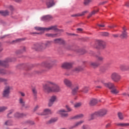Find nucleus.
Segmentation results:
<instances>
[{
	"label": "nucleus",
	"mask_w": 129,
	"mask_h": 129,
	"mask_svg": "<svg viewBox=\"0 0 129 129\" xmlns=\"http://www.w3.org/2000/svg\"><path fill=\"white\" fill-rule=\"evenodd\" d=\"M43 88L45 93H51V92L58 93L61 91L60 86L55 82L47 81L45 85H43Z\"/></svg>",
	"instance_id": "f257e3e1"
},
{
	"label": "nucleus",
	"mask_w": 129,
	"mask_h": 129,
	"mask_svg": "<svg viewBox=\"0 0 129 129\" xmlns=\"http://www.w3.org/2000/svg\"><path fill=\"white\" fill-rule=\"evenodd\" d=\"M94 82L95 83H97V84L100 83H102L105 87L111 90L110 92L112 94H117V93H119V91L116 89V86L114 85V84L110 82L105 83V80L102 78H98L94 81Z\"/></svg>",
	"instance_id": "f03ea898"
},
{
	"label": "nucleus",
	"mask_w": 129,
	"mask_h": 129,
	"mask_svg": "<svg viewBox=\"0 0 129 129\" xmlns=\"http://www.w3.org/2000/svg\"><path fill=\"white\" fill-rule=\"evenodd\" d=\"M11 90H13V87L11 86H6L3 92V97H6V98H9L10 96V94L11 93Z\"/></svg>",
	"instance_id": "7ed1b4c3"
},
{
	"label": "nucleus",
	"mask_w": 129,
	"mask_h": 129,
	"mask_svg": "<svg viewBox=\"0 0 129 129\" xmlns=\"http://www.w3.org/2000/svg\"><path fill=\"white\" fill-rule=\"evenodd\" d=\"M35 30H37V31H42V32H44V31H46L48 32V31H50L51 30H53V31H58V29L57 28V26H50L48 28H43V27H35Z\"/></svg>",
	"instance_id": "20e7f679"
},
{
	"label": "nucleus",
	"mask_w": 129,
	"mask_h": 129,
	"mask_svg": "<svg viewBox=\"0 0 129 129\" xmlns=\"http://www.w3.org/2000/svg\"><path fill=\"white\" fill-rule=\"evenodd\" d=\"M32 49L35 51H43L46 49L44 43H36L32 46Z\"/></svg>",
	"instance_id": "39448f33"
},
{
	"label": "nucleus",
	"mask_w": 129,
	"mask_h": 129,
	"mask_svg": "<svg viewBox=\"0 0 129 129\" xmlns=\"http://www.w3.org/2000/svg\"><path fill=\"white\" fill-rule=\"evenodd\" d=\"M110 78L114 82H118L121 79L120 75L116 72L112 73L111 74Z\"/></svg>",
	"instance_id": "423d86ee"
},
{
	"label": "nucleus",
	"mask_w": 129,
	"mask_h": 129,
	"mask_svg": "<svg viewBox=\"0 0 129 129\" xmlns=\"http://www.w3.org/2000/svg\"><path fill=\"white\" fill-rule=\"evenodd\" d=\"M57 101V96L53 95L50 97V99H49L48 106L49 107H51L54 104V102Z\"/></svg>",
	"instance_id": "0eeeda50"
},
{
	"label": "nucleus",
	"mask_w": 129,
	"mask_h": 129,
	"mask_svg": "<svg viewBox=\"0 0 129 129\" xmlns=\"http://www.w3.org/2000/svg\"><path fill=\"white\" fill-rule=\"evenodd\" d=\"M9 62H12V59L10 58H7L5 60H0V66L8 67Z\"/></svg>",
	"instance_id": "6e6552de"
},
{
	"label": "nucleus",
	"mask_w": 129,
	"mask_h": 129,
	"mask_svg": "<svg viewBox=\"0 0 129 129\" xmlns=\"http://www.w3.org/2000/svg\"><path fill=\"white\" fill-rule=\"evenodd\" d=\"M98 114L100 117H103L107 114V110L106 109H101L97 111Z\"/></svg>",
	"instance_id": "1a4fd4ad"
},
{
	"label": "nucleus",
	"mask_w": 129,
	"mask_h": 129,
	"mask_svg": "<svg viewBox=\"0 0 129 129\" xmlns=\"http://www.w3.org/2000/svg\"><path fill=\"white\" fill-rule=\"evenodd\" d=\"M56 60H53L50 63L49 62H46L42 63V65H44V67H45V68H48V69L51 68L55 63H56Z\"/></svg>",
	"instance_id": "9d476101"
},
{
	"label": "nucleus",
	"mask_w": 129,
	"mask_h": 129,
	"mask_svg": "<svg viewBox=\"0 0 129 129\" xmlns=\"http://www.w3.org/2000/svg\"><path fill=\"white\" fill-rule=\"evenodd\" d=\"M63 84L67 86V87H69V88L72 87V82L68 79H64L63 80Z\"/></svg>",
	"instance_id": "9b49d317"
},
{
	"label": "nucleus",
	"mask_w": 129,
	"mask_h": 129,
	"mask_svg": "<svg viewBox=\"0 0 129 129\" xmlns=\"http://www.w3.org/2000/svg\"><path fill=\"white\" fill-rule=\"evenodd\" d=\"M67 111L64 109H62L58 111V113L60 114L62 117H67L68 116V113H67Z\"/></svg>",
	"instance_id": "f8f14e48"
},
{
	"label": "nucleus",
	"mask_w": 129,
	"mask_h": 129,
	"mask_svg": "<svg viewBox=\"0 0 129 129\" xmlns=\"http://www.w3.org/2000/svg\"><path fill=\"white\" fill-rule=\"evenodd\" d=\"M46 5L48 8V9H50V8H52V7H54L55 6V2L54 0H47Z\"/></svg>",
	"instance_id": "ddd939ff"
},
{
	"label": "nucleus",
	"mask_w": 129,
	"mask_h": 129,
	"mask_svg": "<svg viewBox=\"0 0 129 129\" xmlns=\"http://www.w3.org/2000/svg\"><path fill=\"white\" fill-rule=\"evenodd\" d=\"M49 114H52V111L50 109H45L43 112L39 113V115H49Z\"/></svg>",
	"instance_id": "4468645a"
},
{
	"label": "nucleus",
	"mask_w": 129,
	"mask_h": 129,
	"mask_svg": "<svg viewBox=\"0 0 129 129\" xmlns=\"http://www.w3.org/2000/svg\"><path fill=\"white\" fill-rule=\"evenodd\" d=\"M61 68L63 69H70L72 68V63L69 62H66L61 65Z\"/></svg>",
	"instance_id": "2eb2a0df"
},
{
	"label": "nucleus",
	"mask_w": 129,
	"mask_h": 129,
	"mask_svg": "<svg viewBox=\"0 0 129 129\" xmlns=\"http://www.w3.org/2000/svg\"><path fill=\"white\" fill-rule=\"evenodd\" d=\"M97 43L98 45L101 47V48H104L105 46H106V43L105 42L102 40H97Z\"/></svg>",
	"instance_id": "dca6fc26"
},
{
	"label": "nucleus",
	"mask_w": 129,
	"mask_h": 129,
	"mask_svg": "<svg viewBox=\"0 0 129 129\" xmlns=\"http://www.w3.org/2000/svg\"><path fill=\"white\" fill-rule=\"evenodd\" d=\"M54 44H65L64 40L61 38L56 39L54 40Z\"/></svg>",
	"instance_id": "f3484780"
},
{
	"label": "nucleus",
	"mask_w": 129,
	"mask_h": 129,
	"mask_svg": "<svg viewBox=\"0 0 129 129\" xmlns=\"http://www.w3.org/2000/svg\"><path fill=\"white\" fill-rule=\"evenodd\" d=\"M0 15L3 17H7V16H10V12L8 10L1 11Z\"/></svg>",
	"instance_id": "a211bd4d"
},
{
	"label": "nucleus",
	"mask_w": 129,
	"mask_h": 129,
	"mask_svg": "<svg viewBox=\"0 0 129 129\" xmlns=\"http://www.w3.org/2000/svg\"><path fill=\"white\" fill-rule=\"evenodd\" d=\"M123 31L122 34L120 35V38H127V33H126V29L125 27H123Z\"/></svg>",
	"instance_id": "6ab92c4d"
},
{
	"label": "nucleus",
	"mask_w": 129,
	"mask_h": 129,
	"mask_svg": "<svg viewBox=\"0 0 129 129\" xmlns=\"http://www.w3.org/2000/svg\"><path fill=\"white\" fill-rule=\"evenodd\" d=\"M58 120L57 118H52L46 122L47 124H52V123H55L56 121Z\"/></svg>",
	"instance_id": "aec40b11"
},
{
	"label": "nucleus",
	"mask_w": 129,
	"mask_h": 129,
	"mask_svg": "<svg viewBox=\"0 0 129 129\" xmlns=\"http://www.w3.org/2000/svg\"><path fill=\"white\" fill-rule=\"evenodd\" d=\"M97 100L96 99H91L89 102V105L91 106H93L95 105V104H97Z\"/></svg>",
	"instance_id": "412c9836"
},
{
	"label": "nucleus",
	"mask_w": 129,
	"mask_h": 129,
	"mask_svg": "<svg viewBox=\"0 0 129 129\" xmlns=\"http://www.w3.org/2000/svg\"><path fill=\"white\" fill-rule=\"evenodd\" d=\"M52 19V16L51 15H46L41 17V21H49Z\"/></svg>",
	"instance_id": "4be33fe9"
},
{
	"label": "nucleus",
	"mask_w": 129,
	"mask_h": 129,
	"mask_svg": "<svg viewBox=\"0 0 129 129\" xmlns=\"http://www.w3.org/2000/svg\"><path fill=\"white\" fill-rule=\"evenodd\" d=\"M19 103L20 105L22 106H25V104L26 103V101H25V99L24 98L20 97L19 99Z\"/></svg>",
	"instance_id": "5701e85b"
},
{
	"label": "nucleus",
	"mask_w": 129,
	"mask_h": 129,
	"mask_svg": "<svg viewBox=\"0 0 129 129\" xmlns=\"http://www.w3.org/2000/svg\"><path fill=\"white\" fill-rule=\"evenodd\" d=\"M82 70H83V68L81 67H78L73 69V72H75V73H78V72H80V71H82Z\"/></svg>",
	"instance_id": "b1692460"
},
{
	"label": "nucleus",
	"mask_w": 129,
	"mask_h": 129,
	"mask_svg": "<svg viewBox=\"0 0 129 129\" xmlns=\"http://www.w3.org/2000/svg\"><path fill=\"white\" fill-rule=\"evenodd\" d=\"M27 114L24 113H20L19 112H16L14 114L15 117L19 118V117H23V116H26Z\"/></svg>",
	"instance_id": "393cba45"
},
{
	"label": "nucleus",
	"mask_w": 129,
	"mask_h": 129,
	"mask_svg": "<svg viewBox=\"0 0 129 129\" xmlns=\"http://www.w3.org/2000/svg\"><path fill=\"white\" fill-rule=\"evenodd\" d=\"M87 13V11H84L81 13H78L77 14H74L72 15V17H82V16H84L85 14Z\"/></svg>",
	"instance_id": "a878e982"
},
{
	"label": "nucleus",
	"mask_w": 129,
	"mask_h": 129,
	"mask_svg": "<svg viewBox=\"0 0 129 129\" xmlns=\"http://www.w3.org/2000/svg\"><path fill=\"white\" fill-rule=\"evenodd\" d=\"M97 116H99L98 115V112L97 111L95 112L90 115V119H94V118H95V117H97Z\"/></svg>",
	"instance_id": "bb28decb"
},
{
	"label": "nucleus",
	"mask_w": 129,
	"mask_h": 129,
	"mask_svg": "<svg viewBox=\"0 0 129 129\" xmlns=\"http://www.w3.org/2000/svg\"><path fill=\"white\" fill-rule=\"evenodd\" d=\"M120 69L122 71H128V67H127L124 64H121L120 66Z\"/></svg>",
	"instance_id": "cd10ccee"
},
{
	"label": "nucleus",
	"mask_w": 129,
	"mask_h": 129,
	"mask_svg": "<svg viewBox=\"0 0 129 129\" xmlns=\"http://www.w3.org/2000/svg\"><path fill=\"white\" fill-rule=\"evenodd\" d=\"M84 115H83V114H78L74 116L73 117V119H79L80 118H82L83 117H84Z\"/></svg>",
	"instance_id": "c85d7f7f"
},
{
	"label": "nucleus",
	"mask_w": 129,
	"mask_h": 129,
	"mask_svg": "<svg viewBox=\"0 0 129 129\" xmlns=\"http://www.w3.org/2000/svg\"><path fill=\"white\" fill-rule=\"evenodd\" d=\"M83 122H84V120H80L79 121H78L76 122L73 127H76L77 126H79V125H81L82 123H83Z\"/></svg>",
	"instance_id": "c756f323"
},
{
	"label": "nucleus",
	"mask_w": 129,
	"mask_h": 129,
	"mask_svg": "<svg viewBox=\"0 0 129 129\" xmlns=\"http://www.w3.org/2000/svg\"><path fill=\"white\" fill-rule=\"evenodd\" d=\"M117 115H118V118L120 120H123L124 117H123V114H122V113L119 112L117 113Z\"/></svg>",
	"instance_id": "7c9ffc66"
},
{
	"label": "nucleus",
	"mask_w": 129,
	"mask_h": 129,
	"mask_svg": "<svg viewBox=\"0 0 129 129\" xmlns=\"http://www.w3.org/2000/svg\"><path fill=\"white\" fill-rule=\"evenodd\" d=\"M51 44H52L51 41H46L45 43H43V45H44V47H45V49H46V48H48V47H50Z\"/></svg>",
	"instance_id": "2f4dec72"
},
{
	"label": "nucleus",
	"mask_w": 129,
	"mask_h": 129,
	"mask_svg": "<svg viewBox=\"0 0 129 129\" xmlns=\"http://www.w3.org/2000/svg\"><path fill=\"white\" fill-rule=\"evenodd\" d=\"M78 89H79V88L78 87H76V88H74L72 90V94H73V95H75V94L77 93Z\"/></svg>",
	"instance_id": "473e14b6"
},
{
	"label": "nucleus",
	"mask_w": 129,
	"mask_h": 129,
	"mask_svg": "<svg viewBox=\"0 0 129 129\" xmlns=\"http://www.w3.org/2000/svg\"><path fill=\"white\" fill-rule=\"evenodd\" d=\"M13 112H14V109L10 110L7 115L8 117H13Z\"/></svg>",
	"instance_id": "72a5a7b5"
},
{
	"label": "nucleus",
	"mask_w": 129,
	"mask_h": 129,
	"mask_svg": "<svg viewBox=\"0 0 129 129\" xmlns=\"http://www.w3.org/2000/svg\"><path fill=\"white\" fill-rule=\"evenodd\" d=\"M5 125H13V121L9 120L5 122Z\"/></svg>",
	"instance_id": "f704fd0d"
},
{
	"label": "nucleus",
	"mask_w": 129,
	"mask_h": 129,
	"mask_svg": "<svg viewBox=\"0 0 129 129\" xmlns=\"http://www.w3.org/2000/svg\"><path fill=\"white\" fill-rule=\"evenodd\" d=\"M91 66L92 67H94V68H95V67H98V66H99V64L97 62H91L90 63Z\"/></svg>",
	"instance_id": "c9c22d12"
},
{
	"label": "nucleus",
	"mask_w": 129,
	"mask_h": 129,
	"mask_svg": "<svg viewBox=\"0 0 129 129\" xmlns=\"http://www.w3.org/2000/svg\"><path fill=\"white\" fill-rule=\"evenodd\" d=\"M8 79L0 78V83L1 82L4 83V84H8Z\"/></svg>",
	"instance_id": "e433bc0d"
},
{
	"label": "nucleus",
	"mask_w": 129,
	"mask_h": 129,
	"mask_svg": "<svg viewBox=\"0 0 129 129\" xmlns=\"http://www.w3.org/2000/svg\"><path fill=\"white\" fill-rule=\"evenodd\" d=\"M81 105H82V103L81 102L76 103L74 105V107H75V108H78L80 107Z\"/></svg>",
	"instance_id": "4c0bfd02"
},
{
	"label": "nucleus",
	"mask_w": 129,
	"mask_h": 129,
	"mask_svg": "<svg viewBox=\"0 0 129 129\" xmlns=\"http://www.w3.org/2000/svg\"><path fill=\"white\" fill-rule=\"evenodd\" d=\"M91 2H92V0H84V5H85V6H88Z\"/></svg>",
	"instance_id": "58836bf2"
},
{
	"label": "nucleus",
	"mask_w": 129,
	"mask_h": 129,
	"mask_svg": "<svg viewBox=\"0 0 129 129\" xmlns=\"http://www.w3.org/2000/svg\"><path fill=\"white\" fill-rule=\"evenodd\" d=\"M66 108L67 109V112H70L71 111H72V108H71L69 105H66Z\"/></svg>",
	"instance_id": "ea45409f"
},
{
	"label": "nucleus",
	"mask_w": 129,
	"mask_h": 129,
	"mask_svg": "<svg viewBox=\"0 0 129 129\" xmlns=\"http://www.w3.org/2000/svg\"><path fill=\"white\" fill-rule=\"evenodd\" d=\"M89 90V89L87 87H85L83 88L82 90V92H84V93H87L88 92V91Z\"/></svg>",
	"instance_id": "a19ab883"
},
{
	"label": "nucleus",
	"mask_w": 129,
	"mask_h": 129,
	"mask_svg": "<svg viewBox=\"0 0 129 129\" xmlns=\"http://www.w3.org/2000/svg\"><path fill=\"white\" fill-rule=\"evenodd\" d=\"M7 109H8V107L7 106L0 107V112H3L5 110H7Z\"/></svg>",
	"instance_id": "79ce46f5"
},
{
	"label": "nucleus",
	"mask_w": 129,
	"mask_h": 129,
	"mask_svg": "<svg viewBox=\"0 0 129 129\" xmlns=\"http://www.w3.org/2000/svg\"><path fill=\"white\" fill-rule=\"evenodd\" d=\"M0 74L2 75H5L7 74V71L4 69H0Z\"/></svg>",
	"instance_id": "37998d69"
},
{
	"label": "nucleus",
	"mask_w": 129,
	"mask_h": 129,
	"mask_svg": "<svg viewBox=\"0 0 129 129\" xmlns=\"http://www.w3.org/2000/svg\"><path fill=\"white\" fill-rule=\"evenodd\" d=\"M97 59L98 60V61H100L101 62H102L103 60H104V57L102 56H97Z\"/></svg>",
	"instance_id": "c03bdc74"
},
{
	"label": "nucleus",
	"mask_w": 129,
	"mask_h": 129,
	"mask_svg": "<svg viewBox=\"0 0 129 129\" xmlns=\"http://www.w3.org/2000/svg\"><path fill=\"white\" fill-rule=\"evenodd\" d=\"M26 123H28V124H30V125H33V124H35V122H34V121H31L30 120L26 121Z\"/></svg>",
	"instance_id": "a18cd8bd"
},
{
	"label": "nucleus",
	"mask_w": 129,
	"mask_h": 129,
	"mask_svg": "<svg viewBox=\"0 0 129 129\" xmlns=\"http://www.w3.org/2000/svg\"><path fill=\"white\" fill-rule=\"evenodd\" d=\"M46 36L47 37H56V36H57V34H50V33H48L46 34Z\"/></svg>",
	"instance_id": "49530a36"
},
{
	"label": "nucleus",
	"mask_w": 129,
	"mask_h": 129,
	"mask_svg": "<svg viewBox=\"0 0 129 129\" xmlns=\"http://www.w3.org/2000/svg\"><path fill=\"white\" fill-rule=\"evenodd\" d=\"M101 35L102 36H104V37H108L109 33L108 32H102L101 33Z\"/></svg>",
	"instance_id": "de8ad7c7"
},
{
	"label": "nucleus",
	"mask_w": 129,
	"mask_h": 129,
	"mask_svg": "<svg viewBox=\"0 0 129 129\" xmlns=\"http://www.w3.org/2000/svg\"><path fill=\"white\" fill-rule=\"evenodd\" d=\"M32 92L34 96H36L37 95V90L36 89V88H32Z\"/></svg>",
	"instance_id": "09e8293b"
},
{
	"label": "nucleus",
	"mask_w": 129,
	"mask_h": 129,
	"mask_svg": "<svg viewBox=\"0 0 129 129\" xmlns=\"http://www.w3.org/2000/svg\"><path fill=\"white\" fill-rule=\"evenodd\" d=\"M82 129H90V127L88 126V125H83L82 126Z\"/></svg>",
	"instance_id": "8fccbe9b"
},
{
	"label": "nucleus",
	"mask_w": 129,
	"mask_h": 129,
	"mask_svg": "<svg viewBox=\"0 0 129 129\" xmlns=\"http://www.w3.org/2000/svg\"><path fill=\"white\" fill-rule=\"evenodd\" d=\"M7 9H9L10 11H14V7L11 5H9L6 7Z\"/></svg>",
	"instance_id": "3c124183"
},
{
	"label": "nucleus",
	"mask_w": 129,
	"mask_h": 129,
	"mask_svg": "<svg viewBox=\"0 0 129 129\" xmlns=\"http://www.w3.org/2000/svg\"><path fill=\"white\" fill-rule=\"evenodd\" d=\"M24 52H26V47L23 46L20 51V53H24Z\"/></svg>",
	"instance_id": "603ef678"
},
{
	"label": "nucleus",
	"mask_w": 129,
	"mask_h": 129,
	"mask_svg": "<svg viewBox=\"0 0 129 129\" xmlns=\"http://www.w3.org/2000/svg\"><path fill=\"white\" fill-rule=\"evenodd\" d=\"M118 126H124V123H118L116 124Z\"/></svg>",
	"instance_id": "864d4df0"
},
{
	"label": "nucleus",
	"mask_w": 129,
	"mask_h": 129,
	"mask_svg": "<svg viewBox=\"0 0 129 129\" xmlns=\"http://www.w3.org/2000/svg\"><path fill=\"white\" fill-rule=\"evenodd\" d=\"M22 107H24L26 109L30 108V105H26V103L24 104V106H22Z\"/></svg>",
	"instance_id": "5fc2aeb1"
},
{
	"label": "nucleus",
	"mask_w": 129,
	"mask_h": 129,
	"mask_svg": "<svg viewBox=\"0 0 129 129\" xmlns=\"http://www.w3.org/2000/svg\"><path fill=\"white\" fill-rule=\"evenodd\" d=\"M98 10H94L93 11L91 14H92V15L93 16L94 15H95V14H96L97 13H98Z\"/></svg>",
	"instance_id": "6e6d98bb"
},
{
	"label": "nucleus",
	"mask_w": 129,
	"mask_h": 129,
	"mask_svg": "<svg viewBox=\"0 0 129 129\" xmlns=\"http://www.w3.org/2000/svg\"><path fill=\"white\" fill-rule=\"evenodd\" d=\"M39 107H40V106H39V105H36L35 107V108H34V111H36V110H37V109H39Z\"/></svg>",
	"instance_id": "4d7b16f0"
},
{
	"label": "nucleus",
	"mask_w": 129,
	"mask_h": 129,
	"mask_svg": "<svg viewBox=\"0 0 129 129\" xmlns=\"http://www.w3.org/2000/svg\"><path fill=\"white\" fill-rule=\"evenodd\" d=\"M110 125H111L110 123H108L106 125L105 127H106V128H108V127H110Z\"/></svg>",
	"instance_id": "13d9d810"
},
{
	"label": "nucleus",
	"mask_w": 129,
	"mask_h": 129,
	"mask_svg": "<svg viewBox=\"0 0 129 129\" xmlns=\"http://www.w3.org/2000/svg\"><path fill=\"white\" fill-rule=\"evenodd\" d=\"M107 3V1H104L103 2L100 3L99 5H105Z\"/></svg>",
	"instance_id": "bf43d9fd"
},
{
	"label": "nucleus",
	"mask_w": 129,
	"mask_h": 129,
	"mask_svg": "<svg viewBox=\"0 0 129 129\" xmlns=\"http://www.w3.org/2000/svg\"><path fill=\"white\" fill-rule=\"evenodd\" d=\"M112 36L114 37V38H117V37H118V34H112Z\"/></svg>",
	"instance_id": "052dcab7"
},
{
	"label": "nucleus",
	"mask_w": 129,
	"mask_h": 129,
	"mask_svg": "<svg viewBox=\"0 0 129 129\" xmlns=\"http://www.w3.org/2000/svg\"><path fill=\"white\" fill-rule=\"evenodd\" d=\"M20 94L21 95V96H23V97L25 96V94L22 92H20Z\"/></svg>",
	"instance_id": "680f3d73"
},
{
	"label": "nucleus",
	"mask_w": 129,
	"mask_h": 129,
	"mask_svg": "<svg viewBox=\"0 0 129 129\" xmlns=\"http://www.w3.org/2000/svg\"><path fill=\"white\" fill-rule=\"evenodd\" d=\"M98 27H100V28H103L104 27V25H100V24H98Z\"/></svg>",
	"instance_id": "e2e57ef3"
},
{
	"label": "nucleus",
	"mask_w": 129,
	"mask_h": 129,
	"mask_svg": "<svg viewBox=\"0 0 129 129\" xmlns=\"http://www.w3.org/2000/svg\"><path fill=\"white\" fill-rule=\"evenodd\" d=\"M124 126H129V123H124Z\"/></svg>",
	"instance_id": "0e129e2a"
},
{
	"label": "nucleus",
	"mask_w": 129,
	"mask_h": 129,
	"mask_svg": "<svg viewBox=\"0 0 129 129\" xmlns=\"http://www.w3.org/2000/svg\"><path fill=\"white\" fill-rule=\"evenodd\" d=\"M101 72H105V69H103V68H101Z\"/></svg>",
	"instance_id": "69168bd1"
},
{
	"label": "nucleus",
	"mask_w": 129,
	"mask_h": 129,
	"mask_svg": "<svg viewBox=\"0 0 129 129\" xmlns=\"http://www.w3.org/2000/svg\"><path fill=\"white\" fill-rule=\"evenodd\" d=\"M11 18H12L13 19H18V16H12Z\"/></svg>",
	"instance_id": "338daca9"
},
{
	"label": "nucleus",
	"mask_w": 129,
	"mask_h": 129,
	"mask_svg": "<svg viewBox=\"0 0 129 129\" xmlns=\"http://www.w3.org/2000/svg\"><path fill=\"white\" fill-rule=\"evenodd\" d=\"M125 6H126V7H129V2H127V3L125 4Z\"/></svg>",
	"instance_id": "774afa93"
}]
</instances>
